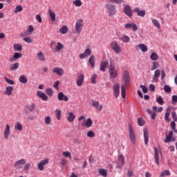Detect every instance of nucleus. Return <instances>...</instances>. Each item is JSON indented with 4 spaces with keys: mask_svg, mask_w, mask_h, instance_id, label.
I'll return each mask as SVG.
<instances>
[{
    "mask_svg": "<svg viewBox=\"0 0 177 177\" xmlns=\"http://www.w3.org/2000/svg\"><path fill=\"white\" fill-rule=\"evenodd\" d=\"M124 84H122L121 86V95L122 99H125V97H127V92L125 91V88H127L128 84L131 82V77H129V73H128V71H124Z\"/></svg>",
    "mask_w": 177,
    "mask_h": 177,
    "instance_id": "nucleus-1",
    "label": "nucleus"
},
{
    "mask_svg": "<svg viewBox=\"0 0 177 177\" xmlns=\"http://www.w3.org/2000/svg\"><path fill=\"white\" fill-rule=\"evenodd\" d=\"M109 73L110 78H117L118 75V72L115 70V64L113 61L110 62Z\"/></svg>",
    "mask_w": 177,
    "mask_h": 177,
    "instance_id": "nucleus-2",
    "label": "nucleus"
},
{
    "mask_svg": "<svg viewBox=\"0 0 177 177\" xmlns=\"http://www.w3.org/2000/svg\"><path fill=\"white\" fill-rule=\"evenodd\" d=\"M129 138L132 145H136V133L133 131L132 124L129 125Z\"/></svg>",
    "mask_w": 177,
    "mask_h": 177,
    "instance_id": "nucleus-3",
    "label": "nucleus"
},
{
    "mask_svg": "<svg viewBox=\"0 0 177 177\" xmlns=\"http://www.w3.org/2000/svg\"><path fill=\"white\" fill-rule=\"evenodd\" d=\"M111 48L116 53L117 55L121 53L122 52V48H121V46L118 44L117 41H113L111 43Z\"/></svg>",
    "mask_w": 177,
    "mask_h": 177,
    "instance_id": "nucleus-4",
    "label": "nucleus"
},
{
    "mask_svg": "<svg viewBox=\"0 0 177 177\" xmlns=\"http://www.w3.org/2000/svg\"><path fill=\"white\" fill-rule=\"evenodd\" d=\"M84 28V20L78 19L75 23V32L76 34H81Z\"/></svg>",
    "mask_w": 177,
    "mask_h": 177,
    "instance_id": "nucleus-5",
    "label": "nucleus"
},
{
    "mask_svg": "<svg viewBox=\"0 0 177 177\" xmlns=\"http://www.w3.org/2000/svg\"><path fill=\"white\" fill-rule=\"evenodd\" d=\"M49 162V159H44L41 160L38 165H37V168L39 171H44L45 169V165Z\"/></svg>",
    "mask_w": 177,
    "mask_h": 177,
    "instance_id": "nucleus-6",
    "label": "nucleus"
},
{
    "mask_svg": "<svg viewBox=\"0 0 177 177\" xmlns=\"http://www.w3.org/2000/svg\"><path fill=\"white\" fill-rule=\"evenodd\" d=\"M106 8L109 12V15L110 17L114 16L115 15V6H113L111 4H107Z\"/></svg>",
    "mask_w": 177,
    "mask_h": 177,
    "instance_id": "nucleus-7",
    "label": "nucleus"
},
{
    "mask_svg": "<svg viewBox=\"0 0 177 177\" xmlns=\"http://www.w3.org/2000/svg\"><path fill=\"white\" fill-rule=\"evenodd\" d=\"M113 96L117 98L120 96V84L115 83L113 86Z\"/></svg>",
    "mask_w": 177,
    "mask_h": 177,
    "instance_id": "nucleus-8",
    "label": "nucleus"
},
{
    "mask_svg": "<svg viewBox=\"0 0 177 177\" xmlns=\"http://www.w3.org/2000/svg\"><path fill=\"white\" fill-rule=\"evenodd\" d=\"M24 164H26V159H21V160L17 161L15 163L14 167H15V168H16V169H21V168H23V165H24Z\"/></svg>",
    "mask_w": 177,
    "mask_h": 177,
    "instance_id": "nucleus-9",
    "label": "nucleus"
},
{
    "mask_svg": "<svg viewBox=\"0 0 177 177\" xmlns=\"http://www.w3.org/2000/svg\"><path fill=\"white\" fill-rule=\"evenodd\" d=\"M32 32H34V26H32V25H30L25 33H21L20 35L21 37H27V35H31Z\"/></svg>",
    "mask_w": 177,
    "mask_h": 177,
    "instance_id": "nucleus-10",
    "label": "nucleus"
},
{
    "mask_svg": "<svg viewBox=\"0 0 177 177\" xmlns=\"http://www.w3.org/2000/svg\"><path fill=\"white\" fill-rule=\"evenodd\" d=\"M57 99L59 102H68V97H67L63 92L58 93Z\"/></svg>",
    "mask_w": 177,
    "mask_h": 177,
    "instance_id": "nucleus-11",
    "label": "nucleus"
},
{
    "mask_svg": "<svg viewBox=\"0 0 177 177\" xmlns=\"http://www.w3.org/2000/svg\"><path fill=\"white\" fill-rule=\"evenodd\" d=\"M124 28L127 30H131L132 28L133 31H138V26L135 23L125 24Z\"/></svg>",
    "mask_w": 177,
    "mask_h": 177,
    "instance_id": "nucleus-12",
    "label": "nucleus"
},
{
    "mask_svg": "<svg viewBox=\"0 0 177 177\" xmlns=\"http://www.w3.org/2000/svg\"><path fill=\"white\" fill-rule=\"evenodd\" d=\"M154 150V158H155V162L157 164V165H160V154H161V152L158 151V149L157 147L153 148Z\"/></svg>",
    "mask_w": 177,
    "mask_h": 177,
    "instance_id": "nucleus-13",
    "label": "nucleus"
},
{
    "mask_svg": "<svg viewBox=\"0 0 177 177\" xmlns=\"http://www.w3.org/2000/svg\"><path fill=\"white\" fill-rule=\"evenodd\" d=\"M91 53L92 50L91 48H86L84 53L80 54L79 57L80 59H85V57L91 56Z\"/></svg>",
    "mask_w": 177,
    "mask_h": 177,
    "instance_id": "nucleus-14",
    "label": "nucleus"
},
{
    "mask_svg": "<svg viewBox=\"0 0 177 177\" xmlns=\"http://www.w3.org/2000/svg\"><path fill=\"white\" fill-rule=\"evenodd\" d=\"M53 73L57 74L59 77H62L64 74V70L62 68L54 67L53 69Z\"/></svg>",
    "mask_w": 177,
    "mask_h": 177,
    "instance_id": "nucleus-15",
    "label": "nucleus"
},
{
    "mask_svg": "<svg viewBox=\"0 0 177 177\" xmlns=\"http://www.w3.org/2000/svg\"><path fill=\"white\" fill-rule=\"evenodd\" d=\"M93 124V121H92V119L88 118L86 120H84L83 121V122L82 123V126L86 127V128H91Z\"/></svg>",
    "mask_w": 177,
    "mask_h": 177,
    "instance_id": "nucleus-16",
    "label": "nucleus"
},
{
    "mask_svg": "<svg viewBox=\"0 0 177 177\" xmlns=\"http://www.w3.org/2000/svg\"><path fill=\"white\" fill-rule=\"evenodd\" d=\"M10 136V126L9 124L6 125V129L3 132V138L6 140L9 139V136Z\"/></svg>",
    "mask_w": 177,
    "mask_h": 177,
    "instance_id": "nucleus-17",
    "label": "nucleus"
},
{
    "mask_svg": "<svg viewBox=\"0 0 177 177\" xmlns=\"http://www.w3.org/2000/svg\"><path fill=\"white\" fill-rule=\"evenodd\" d=\"M91 103H92L93 107H95V109H96V110H97V111H102V110L103 109V105L100 104L99 102L92 100Z\"/></svg>",
    "mask_w": 177,
    "mask_h": 177,
    "instance_id": "nucleus-18",
    "label": "nucleus"
},
{
    "mask_svg": "<svg viewBox=\"0 0 177 177\" xmlns=\"http://www.w3.org/2000/svg\"><path fill=\"white\" fill-rule=\"evenodd\" d=\"M124 12L127 16H129V17H132V10L131 9V6H125L124 7Z\"/></svg>",
    "mask_w": 177,
    "mask_h": 177,
    "instance_id": "nucleus-19",
    "label": "nucleus"
},
{
    "mask_svg": "<svg viewBox=\"0 0 177 177\" xmlns=\"http://www.w3.org/2000/svg\"><path fill=\"white\" fill-rule=\"evenodd\" d=\"M143 136L145 139V145H149V130H147L146 128L143 129Z\"/></svg>",
    "mask_w": 177,
    "mask_h": 177,
    "instance_id": "nucleus-20",
    "label": "nucleus"
},
{
    "mask_svg": "<svg viewBox=\"0 0 177 177\" xmlns=\"http://www.w3.org/2000/svg\"><path fill=\"white\" fill-rule=\"evenodd\" d=\"M85 78V76L84 75V74H80V75L78 77L77 81H76V84L77 85V86H82V84H84V80Z\"/></svg>",
    "mask_w": 177,
    "mask_h": 177,
    "instance_id": "nucleus-21",
    "label": "nucleus"
},
{
    "mask_svg": "<svg viewBox=\"0 0 177 177\" xmlns=\"http://www.w3.org/2000/svg\"><path fill=\"white\" fill-rule=\"evenodd\" d=\"M107 66H109V61L105 60V61L101 62L100 68V71H102V73H104V71H106V68Z\"/></svg>",
    "mask_w": 177,
    "mask_h": 177,
    "instance_id": "nucleus-22",
    "label": "nucleus"
},
{
    "mask_svg": "<svg viewBox=\"0 0 177 177\" xmlns=\"http://www.w3.org/2000/svg\"><path fill=\"white\" fill-rule=\"evenodd\" d=\"M37 95L40 99L43 100L44 102H46L48 100V97L44 93H42L41 91H38L37 92Z\"/></svg>",
    "mask_w": 177,
    "mask_h": 177,
    "instance_id": "nucleus-23",
    "label": "nucleus"
},
{
    "mask_svg": "<svg viewBox=\"0 0 177 177\" xmlns=\"http://www.w3.org/2000/svg\"><path fill=\"white\" fill-rule=\"evenodd\" d=\"M13 92V86H8L6 88V91H4V95L6 96H10Z\"/></svg>",
    "mask_w": 177,
    "mask_h": 177,
    "instance_id": "nucleus-24",
    "label": "nucleus"
},
{
    "mask_svg": "<svg viewBox=\"0 0 177 177\" xmlns=\"http://www.w3.org/2000/svg\"><path fill=\"white\" fill-rule=\"evenodd\" d=\"M174 136V131H169V134L166 135V138L165 139V143H169L172 140V137Z\"/></svg>",
    "mask_w": 177,
    "mask_h": 177,
    "instance_id": "nucleus-25",
    "label": "nucleus"
},
{
    "mask_svg": "<svg viewBox=\"0 0 177 177\" xmlns=\"http://www.w3.org/2000/svg\"><path fill=\"white\" fill-rule=\"evenodd\" d=\"M48 15L51 21H56V13L50 8L48 9Z\"/></svg>",
    "mask_w": 177,
    "mask_h": 177,
    "instance_id": "nucleus-26",
    "label": "nucleus"
},
{
    "mask_svg": "<svg viewBox=\"0 0 177 177\" xmlns=\"http://www.w3.org/2000/svg\"><path fill=\"white\" fill-rule=\"evenodd\" d=\"M134 12H136V13H137L138 16H140V17H145V16H146V11L140 10L138 8L134 9Z\"/></svg>",
    "mask_w": 177,
    "mask_h": 177,
    "instance_id": "nucleus-27",
    "label": "nucleus"
},
{
    "mask_svg": "<svg viewBox=\"0 0 177 177\" xmlns=\"http://www.w3.org/2000/svg\"><path fill=\"white\" fill-rule=\"evenodd\" d=\"M67 120L68 122H73L74 120H75V115L73 112H68Z\"/></svg>",
    "mask_w": 177,
    "mask_h": 177,
    "instance_id": "nucleus-28",
    "label": "nucleus"
},
{
    "mask_svg": "<svg viewBox=\"0 0 177 177\" xmlns=\"http://www.w3.org/2000/svg\"><path fill=\"white\" fill-rule=\"evenodd\" d=\"M160 75H161V71H160V69H158L155 71L153 77V81H155V82H158V78L160 77Z\"/></svg>",
    "mask_w": 177,
    "mask_h": 177,
    "instance_id": "nucleus-29",
    "label": "nucleus"
},
{
    "mask_svg": "<svg viewBox=\"0 0 177 177\" xmlns=\"http://www.w3.org/2000/svg\"><path fill=\"white\" fill-rule=\"evenodd\" d=\"M124 156L121 154L118 156V164L120 167L124 165Z\"/></svg>",
    "mask_w": 177,
    "mask_h": 177,
    "instance_id": "nucleus-30",
    "label": "nucleus"
},
{
    "mask_svg": "<svg viewBox=\"0 0 177 177\" xmlns=\"http://www.w3.org/2000/svg\"><path fill=\"white\" fill-rule=\"evenodd\" d=\"M13 48L15 52H21L23 50V46L20 44H14Z\"/></svg>",
    "mask_w": 177,
    "mask_h": 177,
    "instance_id": "nucleus-31",
    "label": "nucleus"
},
{
    "mask_svg": "<svg viewBox=\"0 0 177 177\" xmlns=\"http://www.w3.org/2000/svg\"><path fill=\"white\" fill-rule=\"evenodd\" d=\"M120 40L122 42H124V44H129V41H131V38L128 35H124Z\"/></svg>",
    "mask_w": 177,
    "mask_h": 177,
    "instance_id": "nucleus-32",
    "label": "nucleus"
},
{
    "mask_svg": "<svg viewBox=\"0 0 177 177\" xmlns=\"http://www.w3.org/2000/svg\"><path fill=\"white\" fill-rule=\"evenodd\" d=\"M88 63L92 68H95V55H91L88 59Z\"/></svg>",
    "mask_w": 177,
    "mask_h": 177,
    "instance_id": "nucleus-33",
    "label": "nucleus"
},
{
    "mask_svg": "<svg viewBox=\"0 0 177 177\" xmlns=\"http://www.w3.org/2000/svg\"><path fill=\"white\" fill-rule=\"evenodd\" d=\"M19 66H20V64H19V62L12 64L10 66V70L11 71H15L17 70V68H19Z\"/></svg>",
    "mask_w": 177,
    "mask_h": 177,
    "instance_id": "nucleus-34",
    "label": "nucleus"
},
{
    "mask_svg": "<svg viewBox=\"0 0 177 177\" xmlns=\"http://www.w3.org/2000/svg\"><path fill=\"white\" fill-rule=\"evenodd\" d=\"M37 56L40 62H45V55L42 53V51L38 52Z\"/></svg>",
    "mask_w": 177,
    "mask_h": 177,
    "instance_id": "nucleus-35",
    "label": "nucleus"
},
{
    "mask_svg": "<svg viewBox=\"0 0 177 177\" xmlns=\"http://www.w3.org/2000/svg\"><path fill=\"white\" fill-rule=\"evenodd\" d=\"M171 115V108L168 107L167 109V112L165 115V121H171V120L169 119V115Z\"/></svg>",
    "mask_w": 177,
    "mask_h": 177,
    "instance_id": "nucleus-36",
    "label": "nucleus"
},
{
    "mask_svg": "<svg viewBox=\"0 0 177 177\" xmlns=\"http://www.w3.org/2000/svg\"><path fill=\"white\" fill-rule=\"evenodd\" d=\"M147 112L148 114L151 115V120H156V118L157 117V115L156 114V111H152L151 109H147Z\"/></svg>",
    "mask_w": 177,
    "mask_h": 177,
    "instance_id": "nucleus-37",
    "label": "nucleus"
},
{
    "mask_svg": "<svg viewBox=\"0 0 177 177\" xmlns=\"http://www.w3.org/2000/svg\"><path fill=\"white\" fill-rule=\"evenodd\" d=\"M14 128L17 131H23V125L21 124V123H20V122H17V123H15Z\"/></svg>",
    "mask_w": 177,
    "mask_h": 177,
    "instance_id": "nucleus-38",
    "label": "nucleus"
},
{
    "mask_svg": "<svg viewBox=\"0 0 177 177\" xmlns=\"http://www.w3.org/2000/svg\"><path fill=\"white\" fill-rule=\"evenodd\" d=\"M19 81L21 84H27V82H28V80L24 75L19 76Z\"/></svg>",
    "mask_w": 177,
    "mask_h": 177,
    "instance_id": "nucleus-39",
    "label": "nucleus"
},
{
    "mask_svg": "<svg viewBox=\"0 0 177 177\" xmlns=\"http://www.w3.org/2000/svg\"><path fill=\"white\" fill-rule=\"evenodd\" d=\"M59 32H60V34H67V32H68V28L66 26H64L59 28Z\"/></svg>",
    "mask_w": 177,
    "mask_h": 177,
    "instance_id": "nucleus-40",
    "label": "nucleus"
},
{
    "mask_svg": "<svg viewBox=\"0 0 177 177\" xmlns=\"http://www.w3.org/2000/svg\"><path fill=\"white\" fill-rule=\"evenodd\" d=\"M152 24L156 27V28H160L161 27V24H160V21L156 19H151Z\"/></svg>",
    "mask_w": 177,
    "mask_h": 177,
    "instance_id": "nucleus-41",
    "label": "nucleus"
},
{
    "mask_svg": "<svg viewBox=\"0 0 177 177\" xmlns=\"http://www.w3.org/2000/svg\"><path fill=\"white\" fill-rule=\"evenodd\" d=\"M63 48H64V46L62 43L58 42L57 44L55 50V52H59V51L62 50V49H63Z\"/></svg>",
    "mask_w": 177,
    "mask_h": 177,
    "instance_id": "nucleus-42",
    "label": "nucleus"
},
{
    "mask_svg": "<svg viewBox=\"0 0 177 177\" xmlns=\"http://www.w3.org/2000/svg\"><path fill=\"white\" fill-rule=\"evenodd\" d=\"M137 122L139 127H144L145 124H146V122H145V120H143L142 118H138L137 120Z\"/></svg>",
    "mask_w": 177,
    "mask_h": 177,
    "instance_id": "nucleus-43",
    "label": "nucleus"
},
{
    "mask_svg": "<svg viewBox=\"0 0 177 177\" xmlns=\"http://www.w3.org/2000/svg\"><path fill=\"white\" fill-rule=\"evenodd\" d=\"M138 48L142 50V52H147V46L143 44H139Z\"/></svg>",
    "mask_w": 177,
    "mask_h": 177,
    "instance_id": "nucleus-44",
    "label": "nucleus"
},
{
    "mask_svg": "<svg viewBox=\"0 0 177 177\" xmlns=\"http://www.w3.org/2000/svg\"><path fill=\"white\" fill-rule=\"evenodd\" d=\"M170 127H171L172 131H174V132L175 133H177L176 123H175V122H174V121H171V124H170Z\"/></svg>",
    "mask_w": 177,
    "mask_h": 177,
    "instance_id": "nucleus-45",
    "label": "nucleus"
},
{
    "mask_svg": "<svg viewBox=\"0 0 177 177\" xmlns=\"http://www.w3.org/2000/svg\"><path fill=\"white\" fill-rule=\"evenodd\" d=\"M44 122L46 125H50V124H52V119L50 118V116H46L44 118Z\"/></svg>",
    "mask_w": 177,
    "mask_h": 177,
    "instance_id": "nucleus-46",
    "label": "nucleus"
},
{
    "mask_svg": "<svg viewBox=\"0 0 177 177\" xmlns=\"http://www.w3.org/2000/svg\"><path fill=\"white\" fill-rule=\"evenodd\" d=\"M99 174L100 175H102V176H104V177L107 176V171L104 169H100Z\"/></svg>",
    "mask_w": 177,
    "mask_h": 177,
    "instance_id": "nucleus-47",
    "label": "nucleus"
},
{
    "mask_svg": "<svg viewBox=\"0 0 177 177\" xmlns=\"http://www.w3.org/2000/svg\"><path fill=\"white\" fill-rule=\"evenodd\" d=\"M45 92L48 96H53V90H52V88H48L46 89Z\"/></svg>",
    "mask_w": 177,
    "mask_h": 177,
    "instance_id": "nucleus-48",
    "label": "nucleus"
},
{
    "mask_svg": "<svg viewBox=\"0 0 177 177\" xmlns=\"http://www.w3.org/2000/svg\"><path fill=\"white\" fill-rule=\"evenodd\" d=\"M55 115H56L57 120H60V117H62V111H60L59 109H56L55 110Z\"/></svg>",
    "mask_w": 177,
    "mask_h": 177,
    "instance_id": "nucleus-49",
    "label": "nucleus"
},
{
    "mask_svg": "<svg viewBox=\"0 0 177 177\" xmlns=\"http://www.w3.org/2000/svg\"><path fill=\"white\" fill-rule=\"evenodd\" d=\"M150 58L151 60H153V61L158 60V55L156 53H152L150 56Z\"/></svg>",
    "mask_w": 177,
    "mask_h": 177,
    "instance_id": "nucleus-50",
    "label": "nucleus"
},
{
    "mask_svg": "<svg viewBox=\"0 0 177 177\" xmlns=\"http://www.w3.org/2000/svg\"><path fill=\"white\" fill-rule=\"evenodd\" d=\"M73 3L75 6H77L78 8H80V6H82V1H81V0H75Z\"/></svg>",
    "mask_w": 177,
    "mask_h": 177,
    "instance_id": "nucleus-51",
    "label": "nucleus"
},
{
    "mask_svg": "<svg viewBox=\"0 0 177 177\" xmlns=\"http://www.w3.org/2000/svg\"><path fill=\"white\" fill-rule=\"evenodd\" d=\"M26 109L30 111V112L34 111V110H35V104H32L29 106H26Z\"/></svg>",
    "mask_w": 177,
    "mask_h": 177,
    "instance_id": "nucleus-52",
    "label": "nucleus"
},
{
    "mask_svg": "<svg viewBox=\"0 0 177 177\" xmlns=\"http://www.w3.org/2000/svg\"><path fill=\"white\" fill-rule=\"evenodd\" d=\"M169 175H171V171H169V170H165L161 173L160 176H169Z\"/></svg>",
    "mask_w": 177,
    "mask_h": 177,
    "instance_id": "nucleus-53",
    "label": "nucleus"
},
{
    "mask_svg": "<svg viewBox=\"0 0 177 177\" xmlns=\"http://www.w3.org/2000/svg\"><path fill=\"white\" fill-rule=\"evenodd\" d=\"M164 91L165 92H166V93H171V92L172 91V88H171V87L168 85H165Z\"/></svg>",
    "mask_w": 177,
    "mask_h": 177,
    "instance_id": "nucleus-54",
    "label": "nucleus"
},
{
    "mask_svg": "<svg viewBox=\"0 0 177 177\" xmlns=\"http://www.w3.org/2000/svg\"><path fill=\"white\" fill-rule=\"evenodd\" d=\"M156 102L157 103H158V104H160V106H162L164 104V100L162 99V97L161 96L158 97L156 99Z\"/></svg>",
    "mask_w": 177,
    "mask_h": 177,
    "instance_id": "nucleus-55",
    "label": "nucleus"
},
{
    "mask_svg": "<svg viewBox=\"0 0 177 177\" xmlns=\"http://www.w3.org/2000/svg\"><path fill=\"white\" fill-rule=\"evenodd\" d=\"M23 10V6H17L15 9V13H19V12H21Z\"/></svg>",
    "mask_w": 177,
    "mask_h": 177,
    "instance_id": "nucleus-56",
    "label": "nucleus"
},
{
    "mask_svg": "<svg viewBox=\"0 0 177 177\" xmlns=\"http://www.w3.org/2000/svg\"><path fill=\"white\" fill-rule=\"evenodd\" d=\"M158 62H154L153 63V66L151 68V71H154V70H157L158 68Z\"/></svg>",
    "mask_w": 177,
    "mask_h": 177,
    "instance_id": "nucleus-57",
    "label": "nucleus"
},
{
    "mask_svg": "<svg viewBox=\"0 0 177 177\" xmlns=\"http://www.w3.org/2000/svg\"><path fill=\"white\" fill-rule=\"evenodd\" d=\"M5 81L7 82V84H9L10 85H15V81L8 79V77H5Z\"/></svg>",
    "mask_w": 177,
    "mask_h": 177,
    "instance_id": "nucleus-58",
    "label": "nucleus"
},
{
    "mask_svg": "<svg viewBox=\"0 0 177 177\" xmlns=\"http://www.w3.org/2000/svg\"><path fill=\"white\" fill-rule=\"evenodd\" d=\"M13 56L14 59H15V60H17V59H20V57H22V55L20 53H15Z\"/></svg>",
    "mask_w": 177,
    "mask_h": 177,
    "instance_id": "nucleus-59",
    "label": "nucleus"
},
{
    "mask_svg": "<svg viewBox=\"0 0 177 177\" xmlns=\"http://www.w3.org/2000/svg\"><path fill=\"white\" fill-rule=\"evenodd\" d=\"M87 138H95V132L89 131L87 132Z\"/></svg>",
    "mask_w": 177,
    "mask_h": 177,
    "instance_id": "nucleus-60",
    "label": "nucleus"
},
{
    "mask_svg": "<svg viewBox=\"0 0 177 177\" xmlns=\"http://www.w3.org/2000/svg\"><path fill=\"white\" fill-rule=\"evenodd\" d=\"M96 78H97V75L94 74L91 78L92 84H96Z\"/></svg>",
    "mask_w": 177,
    "mask_h": 177,
    "instance_id": "nucleus-61",
    "label": "nucleus"
},
{
    "mask_svg": "<svg viewBox=\"0 0 177 177\" xmlns=\"http://www.w3.org/2000/svg\"><path fill=\"white\" fill-rule=\"evenodd\" d=\"M62 156H64V157H67L68 158H71V153L68 151H64L62 153Z\"/></svg>",
    "mask_w": 177,
    "mask_h": 177,
    "instance_id": "nucleus-62",
    "label": "nucleus"
},
{
    "mask_svg": "<svg viewBox=\"0 0 177 177\" xmlns=\"http://www.w3.org/2000/svg\"><path fill=\"white\" fill-rule=\"evenodd\" d=\"M171 100H172V104H176V103H177V95H172Z\"/></svg>",
    "mask_w": 177,
    "mask_h": 177,
    "instance_id": "nucleus-63",
    "label": "nucleus"
},
{
    "mask_svg": "<svg viewBox=\"0 0 177 177\" xmlns=\"http://www.w3.org/2000/svg\"><path fill=\"white\" fill-rule=\"evenodd\" d=\"M171 115H172V118H173L174 121H175L176 122H177L176 112H175V111L171 112Z\"/></svg>",
    "mask_w": 177,
    "mask_h": 177,
    "instance_id": "nucleus-64",
    "label": "nucleus"
}]
</instances>
